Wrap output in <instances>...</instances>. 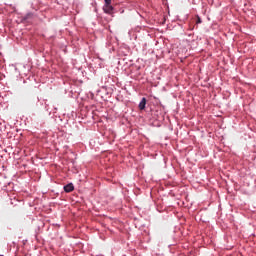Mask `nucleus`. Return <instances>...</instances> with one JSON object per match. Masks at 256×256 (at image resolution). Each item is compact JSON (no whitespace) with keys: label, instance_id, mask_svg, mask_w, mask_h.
<instances>
[{"label":"nucleus","instance_id":"obj_4","mask_svg":"<svg viewBox=\"0 0 256 256\" xmlns=\"http://www.w3.org/2000/svg\"><path fill=\"white\" fill-rule=\"evenodd\" d=\"M199 23H202L201 17L197 16L196 25H199Z\"/></svg>","mask_w":256,"mask_h":256},{"label":"nucleus","instance_id":"obj_3","mask_svg":"<svg viewBox=\"0 0 256 256\" xmlns=\"http://www.w3.org/2000/svg\"><path fill=\"white\" fill-rule=\"evenodd\" d=\"M147 105V99L146 98H142V100L139 103V109L140 111H143V109H145V106Z\"/></svg>","mask_w":256,"mask_h":256},{"label":"nucleus","instance_id":"obj_5","mask_svg":"<svg viewBox=\"0 0 256 256\" xmlns=\"http://www.w3.org/2000/svg\"><path fill=\"white\" fill-rule=\"evenodd\" d=\"M104 1H105V5H111L112 0H104Z\"/></svg>","mask_w":256,"mask_h":256},{"label":"nucleus","instance_id":"obj_2","mask_svg":"<svg viewBox=\"0 0 256 256\" xmlns=\"http://www.w3.org/2000/svg\"><path fill=\"white\" fill-rule=\"evenodd\" d=\"M74 190H75V186H73V183H70L64 186L65 193H71Z\"/></svg>","mask_w":256,"mask_h":256},{"label":"nucleus","instance_id":"obj_1","mask_svg":"<svg viewBox=\"0 0 256 256\" xmlns=\"http://www.w3.org/2000/svg\"><path fill=\"white\" fill-rule=\"evenodd\" d=\"M104 13L111 15L113 13V6L111 4H105L103 7Z\"/></svg>","mask_w":256,"mask_h":256}]
</instances>
